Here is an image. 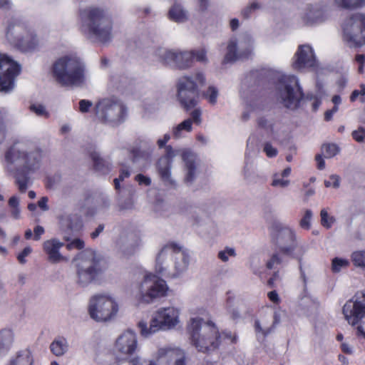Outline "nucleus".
<instances>
[{
    "mask_svg": "<svg viewBox=\"0 0 365 365\" xmlns=\"http://www.w3.org/2000/svg\"><path fill=\"white\" fill-rule=\"evenodd\" d=\"M81 31L88 38L106 43L112 38L113 22L105 9L89 6L80 11Z\"/></svg>",
    "mask_w": 365,
    "mask_h": 365,
    "instance_id": "nucleus-1",
    "label": "nucleus"
},
{
    "mask_svg": "<svg viewBox=\"0 0 365 365\" xmlns=\"http://www.w3.org/2000/svg\"><path fill=\"white\" fill-rule=\"evenodd\" d=\"M51 72L55 81L62 86H81L86 80L85 65L73 55L58 58L53 63Z\"/></svg>",
    "mask_w": 365,
    "mask_h": 365,
    "instance_id": "nucleus-2",
    "label": "nucleus"
},
{
    "mask_svg": "<svg viewBox=\"0 0 365 365\" xmlns=\"http://www.w3.org/2000/svg\"><path fill=\"white\" fill-rule=\"evenodd\" d=\"M189 257L175 245L163 247L155 259V272L168 277L178 278L186 272Z\"/></svg>",
    "mask_w": 365,
    "mask_h": 365,
    "instance_id": "nucleus-3",
    "label": "nucleus"
},
{
    "mask_svg": "<svg viewBox=\"0 0 365 365\" xmlns=\"http://www.w3.org/2000/svg\"><path fill=\"white\" fill-rule=\"evenodd\" d=\"M191 344L201 352H209L218 348L220 334L212 322H205L200 317H192L187 324Z\"/></svg>",
    "mask_w": 365,
    "mask_h": 365,
    "instance_id": "nucleus-4",
    "label": "nucleus"
},
{
    "mask_svg": "<svg viewBox=\"0 0 365 365\" xmlns=\"http://www.w3.org/2000/svg\"><path fill=\"white\" fill-rule=\"evenodd\" d=\"M180 313V309L175 306L160 307L153 313L149 325L144 321L138 322L140 334L148 337L160 330L175 329L181 324Z\"/></svg>",
    "mask_w": 365,
    "mask_h": 365,
    "instance_id": "nucleus-5",
    "label": "nucleus"
},
{
    "mask_svg": "<svg viewBox=\"0 0 365 365\" xmlns=\"http://www.w3.org/2000/svg\"><path fill=\"white\" fill-rule=\"evenodd\" d=\"M41 158V150L26 142L15 143L5 155L8 164L28 172H34L40 168Z\"/></svg>",
    "mask_w": 365,
    "mask_h": 365,
    "instance_id": "nucleus-6",
    "label": "nucleus"
},
{
    "mask_svg": "<svg viewBox=\"0 0 365 365\" xmlns=\"http://www.w3.org/2000/svg\"><path fill=\"white\" fill-rule=\"evenodd\" d=\"M120 300L112 292H101L91 297L88 311L90 317L98 322L114 319L120 311Z\"/></svg>",
    "mask_w": 365,
    "mask_h": 365,
    "instance_id": "nucleus-7",
    "label": "nucleus"
},
{
    "mask_svg": "<svg viewBox=\"0 0 365 365\" xmlns=\"http://www.w3.org/2000/svg\"><path fill=\"white\" fill-rule=\"evenodd\" d=\"M205 83V74L202 71H196L178 78L177 83L178 96L181 105L186 110L197 105L199 89Z\"/></svg>",
    "mask_w": 365,
    "mask_h": 365,
    "instance_id": "nucleus-8",
    "label": "nucleus"
},
{
    "mask_svg": "<svg viewBox=\"0 0 365 365\" xmlns=\"http://www.w3.org/2000/svg\"><path fill=\"white\" fill-rule=\"evenodd\" d=\"M95 115L101 123L112 127L125 122L128 116V108L118 98H104L96 104Z\"/></svg>",
    "mask_w": 365,
    "mask_h": 365,
    "instance_id": "nucleus-9",
    "label": "nucleus"
},
{
    "mask_svg": "<svg viewBox=\"0 0 365 365\" xmlns=\"http://www.w3.org/2000/svg\"><path fill=\"white\" fill-rule=\"evenodd\" d=\"M168 287L166 282L156 274L147 272L136 285L135 297L143 304H152L167 296Z\"/></svg>",
    "mask_w": 365,
    "mask_h": 365,
    "instance_id": "nucleus-10",
    "label": "nucleus"
},
{
    "mask_svg": "<svg viewBox=\"0 0 365 365\" xmlns=\"http://www.w3.org/2000/svg\"><path fill=\"white\" fill-rule=\"evenodd\" d=\"M101 257L95 251L86 250L73 259L76 268V282L81 286L89 284L101 272Z\"/></svg>",
    "mask_w": 365,
    "mask_h": 365,
    "instance_id": "nucleus-11",
    "label": "nucleus"
},
{
    "mask_svg": "<svg viewBox=\"0 0 365 365\" xmlns=\"http://www.w3.org/2000/svg\"><path fill=\"white\" fill-rule=\"evenodd\" d=\"M6 38L11 46L22 51L34 49L38 43L33 29L19 20H14L9 25Z\"/></svg>",
    "mask_w": 365,
    "mask_h": 365,
    "instance_id": "nucleus-12",
    "label": "nucleus"
},
{
    "mask_svg": "<svg viewBox=\"0 0 365 365\" xmlns=\"http://www.w3.org/2000/svg\"><path fill=\"white\" fill-rule=\"evenodd\" d=\"M276 96L286 108H297L303 98L298 78L294 75H282L277 87Z\"/></svg>",
    "mask_w": 365,
    "mask_h": 365,
    "instance_id": "nucleus-13",
    "label": "nucleus"
},
{
    "mask_svg": "<svg viewBox=\"0 0 365 365\" xmlns=\"http://www.w3.org/2000/svg\"><path fill=\"white\" fill-rule=\"evenodd\" d=\"M341 28L343 41L348 46L365 44V14L357 13L346 19Z\"/></svg>",
    "mask_w": 365,
    "mask_h": 365,
    "instance_id": "nucleus-14",
    "label": "nucleus"
},
{
    "mask_svg": "<svg viewBox=\"0 0 365 365\" xmlns=\"http://www.w3.org/2000/svg\"><path fill=\"white\" fill-rule=\"evenodd\" d=\"M254 48V39L249 34H242L230 39L225 56V61L232 62L250 54Z\"/></svg>",
    "mask_w": 365,
    "mask_h": 365,
    "instance_id": "nucleus-15",
    "label": "nucleus"
},
{
    "mask_svg": "<svg viewBox=\"0 0 365 365\" xmlns=\"http://www.w3.org/2000/svg\"><path fill=\"white\" fill-rule=\"evenodd\" d=\"M20 65L6 54L0 53V91L9 92L14 87V80L20 73Z\"/></svg>",
    "mask_w": 365,
    "mask_h": 365,
    "instance_id": "nucleus-16",
    "label": "nucleus"
},
{
    "mask_svg": "<svg viewBox=\"0 0 365 365\" xmlns=\"http://www.w3.org/2000/svg\"><path fill=\"white\" fill-rule=\"evenodd\" d=\"M165 150L166 157L163 159H168L170 161L178 153L180 154L184 162V181L186 184L192 183L199 173L200 163L197 156L190 150H175L170 146H167Z\"/></svg>",
    "mask_w": 365,
    "mask_h": 365,
    "instance_id": "nucleus-17",
    "label": "nucleus"
},
{
    "mask_svg": "<svg viewBox=\"0 0 365 365\" xmlns=\"http://www.w3.org/2000/svg\"><path fill=\"white\" fill-rule=\"evenodd\" d=\"M343 314L351 326H357L365 319V294L357 293L343 307Z\"/></svg>",
    "mask_w": 365,
    "mask_h": 365,
    "instance_id": "nucleus-18",
    "label": "nucleus"
},
{
    "mask_svg": "<svg viewBox=\"0 0 365 365\" xmlns=\"http://www.w3.org/2000/svg\"><path fill=\"white\" fill-rule=\"evenodd\" d=\"M138 349V336L135 331L126 330L116 338L113 351L119 356L128 359Z\"/></svg>",
    "mask_w": 365,
    "mask_h": 365,
    "instance_id": "nucleus-19",
    "label": "nucleus"
},
{
    "mask_svg": "<svg viewBox=\"0 0 365 365\" xmlns=\"http://www.w3.org/2000/svg\"><path fill=\"white\" fill-rule=\"evenodd\" d=\"M274 242L284 255L291 256L296 246L294 232L289 227H282L274 235Z\"/></svg>",
    "mask_w": 365,
    "mask_h": 365,
    "instance_id": "nucleus-20",
    "label": "nucleus"
},
{
    "mask_svg": "<svg viewBox=\"0 0 365 365\" xmlns=\"http://www.w3.org/2000/svg\"><path fill=\"white\" fill-rule=\"evenodd\" d=\"M315 66H317V60L312 48L307 44L299 46L294 56L293 68L301 71Z\"/></svg>",
    "mask_w": 365,
    "mask_h": 365,
    "instance_id": "nucleus-21",
    "label": "nucleus"
},
{
    "mask_svg": "<svg viewBox=\"0 0 365 365\" xmlns=\"http://www.w3.org/2000/svg\"><path fill=\"white\" fill-rule=\"evenodd\" d=\"M158 360L165 358L167 365H185L186 356L185 351L179 348H159L155 353Z\"/></svg>",
    "mask_w": 365,
    "mask_h": 365,
    "instance_id": "nucleus-22",
    "label": "nucleus"
},
{
    "mask_svg": "<svg viewBox=\"0 0 365 365\" xmlns=\"http://www.w3.org/2000/svg\"><path fill=\"white\" fill-rule=\"evenodd\" d=\"M63 245V242L57 238H51L43 242V250L47 255L49 262L51 263L68 262V257L63 256L60 252V249Z\"/></svg>",
    "mask_w": 365,
    "mask_h": 365,
    "instance_id": "nucleus-23",
    "label": "nucleus"
},
{
    "mask_svg": "<svg viewBox=\"0 0 365 365\" xmlns=\"http://www.w3.org/2000/svg\"><path fill=\"white\" fill-rule=\"evenodd\" d=\"M327 17L328 14L325 6L320 4L307 5L303 15L304 21L308 25L322 23Z\"/></svg>",
    "mask_w": 365,
    "mask_h": 365,
    "instance_id": "nucleus-24",
    "label": "nucleus"
},
{
    "mask_svg": "<svg viewBox=\"0 0 365 365\" xmlns=\"http://www.w3.org/2000/svg\"><path fill=\"white\" fill-rule=\"evenodd\" d=\"M141 245L140 236L134 232L122 235L118 240V245L121 251L125 254H133Z\"/></svg>",
    "mask_w": 365,
    "mask_h": 365,
    "instance_id": "nucleus-25",
    "label": "nucleus"
},
{
    "mask_svg": "<svg viewBox=\"0 0 365 365\" xmlns=\"http://www.w3.org/2000/svg\"><path fill=\"white\" fill-rule=\"evenodd\" d=\"M34 359L31 351L25 348L16 351L9 359L8 365H34Z\"/></svg>",
    "mask_w": 365,
    "mask_h": 365,
    "instance_id": "nucleus-26",
    "label": "nucleus"
},
{
    "mask_svg": "<svg viewBox=\"0 0 365 365\" xmlns=\"http://www.w3.org/2000/svg\"><path fill=\"white\" fill-rule=\"evenodd\" d=\"M14 338L15 334L12 329H3L0 331V356H5L9 352Z\"/></svg>",
    "mask_w": 365,
    "mask_h": 365,
    "instance_id": "nucleus-27",
    "label": "nucleus"
},
{
    "mask_svg": "<svg viewBox=\"0 0 365 365\" xmlns=\"http://www.w3.org/2000/svg\"><path fill=\"white\" fill-rule=\"evenodd\" d=\"M171 161L168 159H160L158 162V170L162 180L170 185H175V180L171 176Z\"/></svg>",
    "mask_w": 365,
    "mask_h": 365,
    "instance_id": "nucleus-28",
    "label": "nucleus"
},
{
    "mask_svg": "<svg viewBox=\"0 0 365 365\" xmlns=\"http://www.w3.org/2000/svg\"><path fill=\"white\" fill-rule=\"evenodd\" d=\"M193 64V53L188 51H178L175 65L180 69H187Z\"/></svg>",
    "mask_w": 365,
    "mask_h": 365,
    "instance_id": "nucleus-29",
    "label": "nucleus"
},
{
    "mask_svg": "<svg viewBox=\"0 0 365 365\" xmlns=\"http://www.w3.org/2000/svg\"><path fill=\"white\" fill-rule=\"evenodd\" d=\"M192 130V120L185 119L180 123L174 126L172 129V133L174 138L179 139L185 137V134L190 133Z\"/></svg>",
    "mask_w": 365,
    "mask_h": 365,
    "instance_id": "nucleus-30",
    "label": "nucleus"
},
{
    "mask_svg": "<svg viewBox=\"0 0 365 365\" xmlns=\"http://www.w3.org/2000/svg\"><path fill=\"white\" fill-rule=\"evenodd\" d=\"M51 351L56 356L64 355L68 350V342L66 339L59 337L50 345Z\"/></svg>",
    "mask_w": 365,
    "mask_h": 365,
    "instance_id": "nucleus-31",
    "label": "nucleus"
},
{
    "mask_svg": "<svg viewBox=\"0 0 365 365\" xmlns=\"http://www.w3.org/2000/svg\"><path fill=\"white\" fill-rule=\"evenodd\" d=\"M168 16L172 21L178 23L184 22L188 19L187 11L178 4H175L170 8Z\"/></svg>",
    "mask_w": 365,
    "mask_h": 365,
    "instance_id": "nucleus-32",
    "label": "nucleus"
},
{
    "mask_svg": "<svg viewBox=\"0 0 365 365\" xmlns=\"http://www.w3.org/2000/svg\"><path fill=\"white\" fill-rule=\"evenodd\" d=\"M274 329V325L272 323H269L267 319L256 320L255 322V330L257 334L265 336L272 333Z\"/></svg>",
    "mask_w": 365,
    "mask_h": 365,
    "instance_id": "nucleus-33",
    "label": "nucleus"
},
{
    "mask_svg": "<svg viewBox=\"0 0 365 365\" xmlns=\"http://www.w3.org/2000/svg\"><path fill=\"white\" fill-rule=\"evenodd\" d=\"M336 6L344 9H353L363 6L365 0H334Z\"/></svg>",
    "mask_w": 365,
    "mask_h": 365,
    "instance_id": "nucleus-34",
    "label": "nucleus"
},
{
    "mask_svg": "<svg viewBox=\"0 0 365 365\" xmlns=\"http://www.w3.org/2000/svg\"><path fill=\"white\" fill-rule=\"evenodd\" d=\"M19 197L15 195L11 197L8 202L10 208L11 217L14 220H19L21 217V209L19 207Z\"/></svg>",
    "mask_w": 365,
    "mask_h": 365,
    "instance_id": "nucleus-35",
    "label": "nucleus"
},
{
    "mask_svg": "<svg viewBox=\"0 0 365 365\" xmlns=\"http://www.w3.org/2000/svg\"><path fill=\"white\" fill-rule=\"evenodd\" d=\"M351 259L355 267L365 269V250H356L352 252Z\"/></svg>",
    "mask_w": 365,
    "mask_h": 365,
    "instance_id": "nucleus-36",
    "label": "nucleus"
},
{
    "mask_svg": "<svg viewBox=\"0 0 365 365\" xmlns=\"http://www.w3.org/2000/svg\"><path fill=\"white\" fill-rule=\"evenodd\" d=\"M64 240L67 242L66 245V247L68 250H82L84 248L85 242L83 240L80 238H71L69 237L65 236L63 237Z\"/></svg>",
    "mask_w": 365,
    "mask_h": 365,
    "instance_id": "nucleus-37",
    "label": "nucleus"
},
{
    "mask_svg": "<svg viewBox=\"0 0 365 365\" xmlns=\"http://www.w3.org/2000/svg\"><path fill=\"white\" fill-rule=\"evenodd\" d=\"M339 148L336 144H324L322 147V155L326 158H331L337 155Z\"/></svg>",
    "mask_w": 365,
    "mask_h": 365,
    "instance_id": "nucleus-38",
    "label": "nucleus"
},
{
    "mask_svg": "<svg viewBox=\"0 0 365 365\" xmlns=\"http://www.w3.org/2000/svg\"><path fill=\"white\" fill-rule=\"evenodd\" d=\"M218 95H219L218 89L213 86H210L207 88V90L202 93V96H204V98L211 105H215L217 103Z\"/></svg>",
    "mask_w": 365,
    "mask_h": 365,
    "instance_id": "nucleus-39",
    "label": "nucleus"
},
{
    "mask_svg": "<svg viewBox=\"0 0 365 365\" xmlns=\"http://www.w3.org/2000/svg\"><path fill=\"white\" fill-rule=\"evenodd\" d=\"M67 220L68 221V227L71 231L78 232L81 230L83 222L78 216L68 215Z\"/></svg>",
    "mask_w": 365,
    "mask_h": 365,
    "instance_id": "nucleus-40",
    "label": "nucleus"
},
{
    "mask_svg": "<svg viewBox=\"0 0 365 365\" xmlns=\"http://www.w3.org/2000/svg\"><path fill=\"white\" fill-rule=\"evenodd\" d=\"M320 217L322 225L327 229H329L336 221L334 216L329 215L327 209L321 210Z\"/></svg>",
    "mask_w": 365,
    "mask_h": 365,
    "instance_id": "nucleus-41",
    "label": "nucleus"
},
{
    "mask_svg": "<svg viewBox=\"0 0 365 365\" xmlns=\"http://www.w3.org/2000/svg\"><path fill=\"white\" fill-rule=\"evenodd\" d=\"M349 265L348 259L335 257L332 259L331 269L334 272H339L342 269L348 267Z\"/></svg>",
    "mask_w": 365,
    "mask_h": 365,
    "instance_id": "nucleus-42",
    "label": "nucleus"
},
{
    "mask_svg": "<svg viewBox=\"0 0 365 365\" xmlns=\"http://www.w3.org/2000/svg\"><path fill=\"white\" fill-rule=\"evenodd\" d=\"M177 53L178 51L164 50L161 51L160 56L164 63L175 65Z\"/></svg>",
    "mask_w": 365,
    "mask_h": 365,
    "instance_id": "nucleus-43",
    "label": "nucleus"
},
{
    "mask_svg": "<svg viewBox=\"0 0 365 365\" xmlns=\"http://www.w3.org/2000/svg\"><path fill=\"white\" fill-rule=\"evenodd\" d=\"M290 183L288 179L282 178L279 173H275L272 176V186L276 187H287Z\"/></svg>",
    "mask_w": 365,
    "mask_h": 365,
    "instance_id": "nucleus-44",
    "label": "nucleus"
},
{
    "mask_svg": "<svg viewBox=\"0 0 365 365\" xmlns=\"http://www.w3.org/2000/svg\"><path fill=\"white\" fill-rule=\"evenodd\" d=\"M284 257H287V255H284L279 252L274 254L270 259L267 263V267L268 269H273L276 265L280 264L284 261Z\"/></svg>",
    "mask_w": 365,
    "mask_h": 365,
    "instance_id": "nucleus-45",
    "label": "nucleus"
},
{
    "mask_svg": "<svg viewBox=\"0 0 365 365\" xmlns=\"http://www.w3.org/2000/svg\"><path fill=\"white\" fill-rule=\"evenodd\" d=\"M132 160L134 163H138L141 160H147L149 155L145 151L141 150L138 148H134L131 150Z\"/></svg>",
    "mask_w": 365,
    "mask_h": 365,
    "instance_id": "nucleus-46",
    "label": "nucleus"
},
{
    "mask_svg": "<svg viewBox=\"0 0 365 365\" xmlns=\"http://www.w3.org/2000/svg\"><path fill=\"white\" fill-rule=\"evenodd\" d=\"M326 187H333L338 189L341 185V178L339 175L332 174L329 177V180H324Z\"/></svg>",
    "mask_w": 365,
    "mask_h": 365,
    "instance_id": "nucleus-47",
    "label": "nucleus"
},
{
    "mask_svg": "<svg viewBox=\"0 0 365 365\" xmlns=\"http://www.w3.org/2000/svg\"><path fill=\"white\" fill-rule=\"evenodd\" d=\"M30 110L38 116L44 118H48L49 116L45 106L41 104H32L30 106Z\"/></svg>",
    "mask_w": 365,
    "mask_h": 365,
    "instance_id": "nucleus-48",
    "label": "nucleus"
},
{
    "mask_svg": "<svg viewBox=\"0 0 365 365\" xmlns=\"http://www.w3.org/2000/svg\"><path fill=\"white\" fill-rule=\"evenodd\" d=\"M16 183L20 192H25L29 183V178L17 175L16 177Z\"/></svg>",
    "mask_w": 365,
    "mask_h": 365,
    "instance_id": "nucleus-49",
    "label": "nucleus"
},
{
    "mask_svg": "<svg viewBox=\"0 0 365 365\" xmlns=\"http://www.w3.org/2000/svg\"><path fill=\"white\" fill-rule=\"evenodd\" d=\"M261 7L260 4L257 2L254 1L248 4L242 11V15L245 18H249L250 16L255 12V11L259 9Z\"/></svg>",
    "mask_w": 365,
    "mask_h": 365,
    "instance_id": "nucleus-50",
    "label": "nucleus"
},
{
    "mask_svg": "<svg viewBox=\"0 0 365 365\" xmlns=\"http://www.w3.org/2000/svg\"><path fill=\"white\" fill-rule=\"evenodd\" d=\"M312 216V212L310 210H306L303 217L301 219L299 222L301 227L306 230H309L311 227V220Z\"/></svg>",
    "mask_w": 365,
    "mask_h": 365,
    "instance_id": "nucleus-51",
    "label": "nucleus"
},
{
    "mask_svg": "<svg viewBox=\"0 0 365 365\" xmlns=\"http://www.w3.org/2000/svg\"><path fill=\"white\" fill-rule=\"evenodd\" d=\"M236 255L235 250L233 248L226 247L225 250L218 252V258L225 262L229 260L230 257H235Z\"/></svg>",
    "mask_w": 365,
    "mask_h": 365,
    "instance_id": "nucleus-52",
    "label": "nucleus"
},
{
    "mask_svg": "<svg viewBox=\"0 0 365 365\" xmlns=\"http://www.w3.org/2000/svg\"><path fill=\"white\" fill-rule=\"evenodd\" d=\"M193 53V60L195 59L198 62L207 63V51L204 48H200L195 51H190Z\"/></svg>",
    "mask_w": 365,
    "mask_h": 365,
    "instance_id": "nucleus-53",
    "label": "nucleus"
},
{
    "mask_svg": "<svg viewBox=\"0 0 365 365\" xmlns=\"http://www.w3.org/2000/svg\"><path fill=\"white\" fill-rule=\"evenodd\" d=\"M91 158L96 168L98 170H103L106 161L97 153H92Z\"/></svg>",
    "mask_w": 365,
    "mask_h": 365,
    "instance_id": "nucleus-54",
    "label": "nucleus"
},
{
    "mask_svg": "<svg viewBox=\"0 0 365 365\" xmlns=\"http://www.w3.org/2000/svg\"><path fill=\"white\" fill-rule=\"evenodd\" d=\"M6 115V111L4 109L0 110V144L6 138V127L3 123V120Z\"/></svg>",
    "mask_w": 365,
    "mask_h": 365,
    "instance_id": "nucleus-55",
    "label": "nucleus"
},
{
    "mask_svg": "<svg viewBox=\"0 0 365 365\" xmlns=\"http://www.w3.org/2000/svg\"><path fill=\"white\" fill-rule=\"evenodd\" d=\"M285 314H286L285 311H284L281 309H277L274 312L273 320H272V323L274 325V328L276 327L277 325H278L281 322L282 318L285 315Z\"/></svg>",
    "mask_w": 365,
    "mask_h": 365,
    "instance_id": "nucleus-56",
    "label": "nucleus"
},
{
    "mask_svg": "<svg viewBox=\"0 0 365 365\" xmlns=\"http://www.w3.org/2000/svg\"><path fill=\"white\" fill-rule=\"evenodd\" d=\"M132 365H158L157 363L152 360H145L140 356L134 357L131 361Z\"/></svg>",
    "mask_w": 365,
    "mask_h": 365,
    "instance_id": "nucleus-57",
    "label": "nucleus"
},
{
    "mask_svg": "<svg viewBox=\"0 0 365 365\" xmlns=\"http://www.w3.org/2000/svg\"><path fill=\"white\" fill-rule=\"evenodd\" d=\"M32 252L31 247H26L21 252L17 255V259L21 264H25L26 260V257L29 256Z\"/></svg>",
    "mask_w": 365,
    "mask_h": 365,
    "instance_id": "nucleus-58",
    "label": "nucleus"
},
{
    "mask_svg": "<svg viewBox=\"0 0 365 365\" xmlns=\"http://www.w3.org/2000/svg\"><path fill=\"white\" fill-rule=\"evenodd\" d=\"M135 180L140 185L149 186L151 184V179L143 174H138Z\"/></svg>",
    "mask_w": 365,
    "mask_h": 365,
    "instance_id": "nucleus-59",
    "label": "nucleus"
},
{
    "mask_svg": "<svg viewBox=\"0 0 365 365\" xmlns=\"http://www.w3.org/2000/svg\"><path fill=\"white\" fill-rule=\"evenodd\" d=\"M129 175H130V172L128 170H123L120 172L118 178H117L114 180V184H115V189H119L120 188V182L121 181H123L125 178H128Z\"/></svg>",
    "mask_w": 365,
    "mask_h": 365,
    "instance_id": "nucleus-60",
    "label": "nucleus"
},
{
    "mask_svg": "<svg viewBox=\"0 0 365 365\" xmlns=\"http://www.w3.org/2000/svg\"><path fill=\"white\" fill-rule=\"evenodd\" d=\"M352 136L357 142H363L365 140V130L361 128H359L352 133Z\"/></svg>",
    "mask_w": 365,
    "mask_h": 365,
    "instance_id": "nucleus-61",
    "label": "nucleus"
},
{
    "mask_svg": "<svg viewBox=\"0 0 365 365\" xmlns=\"http://www.w3.org/2000/svg\"><path fill=\"white\" fill-rule=\"evenodd\" d=\"M201 110L199 108H196L193 111H192L190 114L191 118L190 119L192 120V123H195L196 124L198 125L201 123Z\"/></svg>",
    "mask_w": 365,
    "mask_h": 365,
    "instance_id": "nucleus-62",
    "label": "nucleus"
},
{
    "mask_svg": "<svg viewBox=\"0 0 365 365\" xmlns=\"http://www.w3.org/2000/svg\"><path fill=\"white\" fill-rule=\"evenodd\" d=\"M92 102L88 100H81L79 101V110L81 113H86L92 106Z\"/></svg>",
    "mask_w": 365,
    "mask_h": 365,
    "instance_id": "nucleus-63",
    "label": "nucleus"
},
{
    "mask_svg": "<svg viewBox=\"0 0 365 365\" xmlns=\"http://www.w3.org/2000/svg\"><path fill=\"white\" fill-rule=\"evenodd\" d=\"M365 95V85L364 84H361L360 86V89L359 90H354L351 96H350V100L351 101H356V99L357 98V97L359 96H364Z\"/></svg>",
    "mask_w": 365,
    "mask_h": 365,
    "instance_id": "nucleus-64",
    "label": "nucleus"
}]
</instances>
